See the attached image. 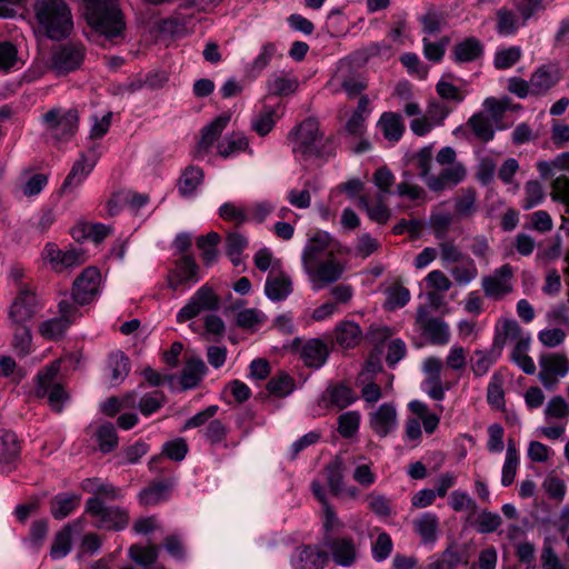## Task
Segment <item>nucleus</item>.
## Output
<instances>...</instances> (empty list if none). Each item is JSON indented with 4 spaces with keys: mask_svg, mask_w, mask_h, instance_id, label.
<instances>
[{
    "mask_svg": "<svg viewBox=\"0 0 569 569\" xmlns=\"http://www.w3.org/2000/svg\"><path fill=\"white\" fill-rule=\"evenodd\" d=\"M340 252V243L329 232L315 230L308 234L301 251V268L313 291L343 277L347 262L338 257Z\"/></svg>",
    "mask_w": 569,
    "mask_h": 569,
    "instance_id": "nucleus-1",
    "label": "nucleus"
},
{
    "mask_svg": "<svg viewBox=\"0 0 569 569\" xmlns=\"http://www.w3.org/2000/svg\"><path fill=\"white\" fill-rule=\"evenodd\" d=\"M33 10L39 29L49 38L61 39L72 30L71 12L64 0H36Z\"/></svg>",
    "mask_w": 569,
    "mask_h": 569,
    "instance_id": "nucleus-2",
    "label": "nucleus"
},
{
    "mask_svg": "<svg viewBox=\"0 0 569 569\" xmlns=\"http://www.w3.org/2000/svg\"><path fill=\"white\" fill-rule=\"evenodd\" d=\"M116 0H83L88 23L107 38L119 36L124 29L121 11Z\"/></svg>",
    "mask_w": 569,
    "mask_h": 569,
    "instance_id": "nucleus-3",
    "label": "nucleus"
},
{
    "mask_svg": "<svg viewBox=\"0 0 569 569\" xmlns=\"http://www.w3.org/2000/svg\"><path fill=\"white\" fill-rule=\"evenodd\" d=\"M530 336L525 333L516 320L503 321L502 346L511 347V360L519 366L527 375L536 372V366L531 357L528 356L530 346Z\"/></svg>",
    "mask_w": 569,
    "mask_h": 569,
    "instance_id": "nucleus-4",
    "label": "nucleus"
},
{
    "mask_svg": "<svg viewBox=\"0 0 569 569\" xmlns=\"http://www.w3.org/2000/svg\"><path fill=\"white\" fill-rule=\"evenodd\" d=\"M498 121V100L487 98L482 103V110L473 114L466 126L455 129L453 134L457 138L468 139V130L471 129L475 137L480 141L487 142L495 138V124Z\"/></svg>",
    "mask_w": 569,
    "mask_h": 569,
    "instance_id": "nucleus-5",
    "label": "nucleus"
},
{
    "mask_svg": "<svg viewBox=\"0 0 569 569\" xmlns=\"http://www.w3.org/2000/svg\"><path fill=\"white\" fill-rule=\"evenodd\" d=\"M78 112L72 109H53L43 116L46 133L57 143L70 140L78 130Z\"/></svg>",
    "mask_w": 569,
    "mask_h": 569,
    "instance_id": "nucleus-6",
    "label": "nucleus"
},
{
    "mask_svg": "<svg viewBox=\"0 0 569 569\" xmlns=\"http://www.w3.org/2000/svg\"><path fill=\"white\" fill-rule=\"evenodd\" d=\"M100 156L101 151L99 146H92L87 151L82 152L74 161L70 172L64 179L61 186V193L66 196L76 193L92 172Z\"/></svg>",
    "mask_w": 569,
    "mask_h": 569,
    "instance_id": "nucleus-7",
    "label": "nucleus"
},
{
    "mask_svg": "<svg viewBox=\"0 0 569 569\" xmlns=\"http://www.w3.org/2000/svg\"><path fill=\"white\" fill-rule=\"evenodd\" d=\"M292 152L296 156L309 157L318 153L321 142L319 126L315 119H306L289 134Z\"/></svg>",
    "mask_w": 569,
    "mask_h": 569,
    "instance_id": "nucleus-8",
    "label": "nucleus"
},
{
    "mask_svg": "<svg viewBox=\"0 0 569 569\" xmlns=\"http://www.w3.org/2000/svg\"><path fill=\"white\" fill-rule=\"evenodd\" d=\"M41 303L29 286H21L8 307L10 326L28 325L40 311Z\"/></svg>",
    "mask_w": 569,
    "mask_h": 569,
    "instance_id": "nucleus-9",
    "label": "nucleus"
},
{
    "mask_svg": "<svg viewBox=\"0 0 569 569\" xmlns=\"http://www.w3.org/2000/svg\"><path fill=\"white\" fill-rule=\"evenodd\" d=\"M60 369L59 362H52L37 376L36 396L38 398H48L50 407L56 411H61L63 403L68 399L62 386L54 382V378Z\"/></svg>",
    "mask_w": 569,
    "mask_h": 569,
    "instance_id": "nucleus-10",
    "label": "nucleus"
},
{
    "mask_svg": "<svg viewBox=\"0 0 569 569\" xmlns=\"http://www.w3.org/2000/svg\"><path fill=\"white\" fill-rule=\"evenodd\" d=\"M219 297L208 284L201 286L188 299L186 305L178 311L177 321L182 323L191 320L203 312L218 310Z\"/></svg>",
    "mask_w": 569,
    "mask_h": 569,
    "instance_id": "nucleus-11",
    "label": "nucleus"
},
{
    "mask_svg": "<svg viewBox=\"0 0 569 569\" xmlns=\"http://www.w3.org/2000/svg\"><path fill=\"white\" fill-rule=\"evenodd\" d=\"M86 512L94 519L96 526L101 529L122 530L129 522L126 510L106 507L98 497L87 501Z\"/></svg>",
    "mask_w": 569,
    "mask_h": 569,
    "instance_id": "nucleus-12",
    "label": "nucleus"
},
{
    "mask_svg": "<svg viewBox=\"0 0 569 569\" xmlns=\"http://www.w3.org/2000/svg\"><path fill=\"white\" fill-rule=\"evenodd\" d=\"M41 258L52 271L61 273L86 262L84 252L77 248L60 249L56 243L49 242L41 252Z\"/></svg>",
    "mask_w": 569,
    "mask_h": 569,
    "instance_id": "nucleus-13",
    "label": "nucleus"
},
{
    "mask_svg": "<svg viewBox=\"0 0 569 569\" xmlns=\"http://www.w3.org/2000/svg\"><path fill=\"white\" fill-rule=\"evenodd\" d=\"M103 277L96 267L86 268L73 281L72 297L79 305L96 300L102 292Z\"/></svg>",
    "mask_w": 569,
    "mask_h": 569,
    "instance_id": "nucleus-14",
    "label": "nucleus"
},
{
    "mask_svg": "<svg viewBox=\"0 0 569 569\" xmlns=\"http://www.w3.org/2000/svg\"><path fill=\"white\" fill-rule=\"evenodd\" d=\"M540 371L538 378L543 387L553 390L559 378L569 371V359L562 353H545L539 358Z\"/></svg>",
    "mask_w": 569,
    "mask_h": 569,
    "instance_id": "nucleus-15",
    "label": "nucleus"
},
{
    "mask_svg": "<svg viewBox=\"0 0 569 569\" xmlns=\"http://www.w3.org/2000/svg\"><path fill=\"white\" fill-rule=\"evenodd\" d=\"M291 348L309 368H321L329 357V348L327 343L317 338L306 341H302L300 338H296L291 343Z\"/></svg>",
    "mask_w": 569,
    "mask_h": 569,
    "instance_id": "nucleus-16",
    "label": "nucleus"
},
{
    "mask_svg": "<svg viewBox=\"0 0 569 569\" xmlns=\"http://www.w3.org/2000/svg\"><path fill=\"white\" fill-rule=\"evenodd\" d=\"M369 426L379 437H387L398 427V411L393 402H383L368 413Z\"/></svg>",
    "mask_w": 569,
    "mask_h": 569,
    "instance_id": "nucleus-17",
    "label": "nucleus"
},
{
    "mask_svg": "<svg viewBox=\"0 0 569 569\" xmlns=\"http://www.w3.org/2000/svg\"><path fill=\"white\" fill-rule=\"evenodd\" d=\"M199 267L191 257L179 259L168 276L169 287L178 290L182 287L190 288L200 280Z\"/></svg>",
    "mask_w": 569,
    "mask_h": 569,
    "instance_id": "nucleus-18",
    "label": "nucleus"
},
{
    "mask_svg": "<svg viewBox=\"0 0 569 569\" xmlns=\"http://www.w3.org/2000/svg\"><path fill=\"white\" fill-rule=\"evenodd\" d=\"M328 561V553L318 547H300L291 556L292 569H322Z\"/></svg>",
    "mask_w": 569,
    "mask_h": 569,
    "instance_id": "nucleus-19",
    "label": "nucleus"
},
{
    "mask_svg": "<svg viewBox=\"0 0 569 569\" xmlns=\"http://www.w3.org/2000/svg\"><path fill=\"white\" fill-rule=\"evenodd\" d=\"M293 291V282L287 272H271L264 283V295L271 301H282Z\"/></svg>",
    "mask_w": 569,
    "mask_h": 569,
    "instance_id": "nucleus-20",
    "label": "nucleus"
},
{
    "mask_svg": "<svg viewBox=\"0 0 569 569\" xmlns=\"http://www.w3.org/2000/svg\"><path fill=\"white\" fill-rule=\"evenodd\" d=\"M560 78V70L556 64L540 67L530 78V93L533 96L545 94Z\"/></svg>",
    "mask_w": 569,
    "mask_h": 569,
    "instance_id": "nucleus-21",
    "label": "nucleus"
},
{
    "mask_svg": "<svg viewBox=\"0 0 569 569\" xmlns=\"http://www.w3.org/2000/svg\"><path fill=\"white\" fill-rule=\"evenodd\" d=\"M218 154L224 159L234 158L240 153L253 154L248 137L242 132L227 134L217 144Z\"/></svg>",
    "mask_w": 569,
    "mask_h": 569,
    "instance_id": "nucleus-22",
    "label": "nucleus"
},
{
    "mask_svg": "<svg viewBox=\"0 0 569 569\" xmlns=\"http://www.w3.org/2000/svg\"><path fill=\"white\" fill-rule=\"evenodd\" d=\"M280 109V106H269L263 103L251 119L252 130L260 137H264L271 132L274 124L282 116Z\"/></svg>",
    "mask_w": 569,
    "mask_h": 569,
    "instance_id": "nucleus-23",
    "label": "nucleus"
},
{
    "mask_svg": "<svg viewBox=\"0 0 569 569\" xmlns=\"http://www.w3.org/2000/svg\"><path fill=\"white\" fill-rule=\"evenodd\" d=\"M20 446L17 436L7 430L0 431V467L9 472L18 460Z\"/></svg>",
    "mask_w": 569,
    "mask_h": 569,
    "instance_id": "nucleus-24",
    "label": "nucleus"
},
{
    "mask_svg": "<svg viewBox=\"0 0 569 569\" xmlns=\"http://www.w3.org/2000/svg\"><path fill=\"white\" fill-rule=\"evenodd\" d=\"M83 528L82 520H77L71 525L66 526L62 530H60L54 538L52 543L50 556L52 559H61L64 558L71 550L72 542V530L81 531Z\"/></svg>",
    "mask_w": 569,
    "mask_h": 569,
    "instance_id": "nucleus-25",
    "label": "nucleus"
},
{
    "mask_svg": "<svg viewBox=\"0 0 569 569\" xmlns=\"http://www.w3.org/2000/svg\"><path fill=\"white\" fill-rule=\"evenodd\" d=\"M335 339L343 349L355 348L362 339L361 328L353 321H341L336 326Z\"/></svg>",
    "mask_w": 569,
    "mask_h": 569,
    "instance_id": "nucleus-26",
    "label": "nucleus"
},
{
    "mask_svg": "<svg viewBox=\"0 0 569 569\" xmlns=\"http://www.w3.org/2000/svg\"><path fill=\"white\" fill-rule=\"evenodd\" d=\"M466 170L461 164H452L441 171L439 176L427 178V186L433 191H440L447 187L462 181Z\"/></svg>",
    "mask_w": 569,
    "mask_h": 569,
    "instance_id": "nucleus-27",
    "label": "nucleus"
},
{
    "mask_svg": "<svg viewBox=\"0 0 569 569\" xmlns=\"http://www.w3.org/2000/svg\"><path fill=\"white\" fill-rule=\"evenodd\" d=\"M83 59L81 47H62L54 56V68L59 73H64L78 68Z\"/></svg>",
    "mask_w": 569,
    "mask_h": 569,
    "instance_id": "nucleus-28",
    "label": "nucleus"
},
{
    "mask_svg": "<svg viewBox=\"0 0 569 569\" xmlns=\"http://www.w3.org/2000/svg\"><path fill=\"white\" fill-rule=\"evenodd\" d=\"M413 529L425 545H433L438 538L439 519L432 512H425L413 521Z\"/></svg>",
    "mask_w": 569,
    "mask_h": 569,
    "instance_id": "nucleus-29",
    "label": "nucleus"
},
{
    "mask_svg": "<svg viewBox=\"0 0 569 569\" xmlns=\"http://www.w3.org/2000/svg\"><path fill=\"white\" fill-rule=\"evenodd\" d=\"M466 83H456L453 81L452 76L445 74L438 81L436 86L437 93L445 100L453 101L456 103H460L465 100L468 94V90L466 88Z\"/></svg>",
    "mask_w": 569,
    "mask_h": 569,
    "instance_id": "nucleus-30",
    "label": "nucleus"
},
{
    "mask_svg": "<svg viewBox=\"0 0 569 569\" xmlns=\"http://www.w3.org/2000/svg\"><path fill=\"white\" fill-rule=\"evenodd\" d=\"M80 503V496L74 493H59L51 500V515L56 519H64L71 515Z\"/></svg>",
    "mask_w": 569,
    "mask_h": 569,
    "instance_id": "nucleus-31",
    "label": "nucleus"
},
{
    "mask_svg": "<svg viewBox=\"0 0 569 569\" xmlns=\"http://www.w3.org/2000/svg\"><path fill=\"white\" fill-rule=\"evenodd\" d=\"M378 128L389 141H398L405 130L402 119L393 112H385L378 121Z\"/></svg>",
    "mask_w": 569,
    "mask_h": 569,
    "instance_id": "nucleus-32",
    "label": "nucleus"
},
{
    "mask_svg": "<svg viewBox=\"0 0 569 569\" xmlns=\"http://www.w3.org/2000/svg\"><path fill=\"white\" fill-rule=\"evenodd\" d=\"M230 121V114L223 113L214 118L209 124H207L201 132L200 147L202 149L210 148L217 139L220 137L222 131L226 129Z\"/></svg>",
    "mask_w": 569,
    "mask_h": 569,
    "instance_id": "nucleus-33",
    "label": "nucleus"
},
{
    "mask_svg": "<svg viewBox=\"0 0 569 569\" xmlns=\"http://www.w3.org/2000/svg\"><path fill=\"white\" fill-rule=\"evenodd\" d=\"M323 475L330 491L333 495L342 493L345 463L341 458L332 459L325 468Z\"/></svg>",
    "mask_w": 569,
    "mask_h": 569,
    "instance_id": "nucleus-34",
    "label": "nucleus"
},
{
    "mask_svg": "<svg viewBox=\"0 0 569 569\" xmlns=\"http://www.w3.org/2000/svg\"><path fill=\"white\" fill-rule=\"evenodd\" d=\"M204 373L206 365L200 358L188 360L180 376L181 387L183 389L196 387Z\"/></svg>",
    "mask_w": 569,
    "mask_h": 569,
    "instance_id": "nucleus-35",
    "label": "nucleus"
},
{
    "mask_svg": "<svg viewBox=\"0 0 569 569\" xmlns=\"http://www.w3.org/2000/svg\"><path fill=\"white\" fill-rule=\"evenodd\" d=\"M203 181V172L200 168L197 167H188L180 180H179V192L182 197L189 198L192 197L198 189V187Z\"/></svg>",
    "mask_w": 569,
    "mask_h": 569,
    "instance_id": "nucleus-36",
    "label": "nucleus"
},
{
    "mask_svg": "<svg viewBox=\"0 0 569 569\" xmlns=\"http://www.w3.org/2000/svg\"><path fill=\"white\" fill-rule=\"evenodd\" d=\"M409 409L422 423L427 433H432L437 429L440 420L439 416L431 412L425 402L412 400L409 402Z\"/></svg>",
    "mask_w": 569,
    "mask_h": 569,
    "instance_id": "nucleus-37",
    "label": "nucleus"
},
{
    "mask_svg": "<svg viewBox=\"0 0 569 569\" xmlns=\"http://www.w3.org/2000/svg\"><path fill=\"white\" fill-rule=\"evenodd\" d=\"M385 196H378L376 199L362 197L361 206L366 209L369 218L378 223H386L390 217V209L383 203Z\"/></svg>",
    "mask_w": 569,
    "mask_h": 569,
    "instance_id": "nucleus-38",
    "label": "nucleus"
},
{
    "mask_svg": "<svg viewBox=\"0 0 569 569\" xmlns=\"http://www.w3.org/2000/svg\"><path fill=\"white\" fill-rule=\"evenodd\" d=\"M331 555L335 562L339 566L349 567L355 562L356 548L350 540L339 539L336 540L331 547Z\"/></svg>",
    "mask_w": 569,
    "mask_h": 569,
    "instance_id": "nucleus-39",
    "label": "nucleus"
},
{
    "mask_svg": "<svg viewBox=\"0 0 569 569\" xmlns=\"http://www.w3.org/2000/svg\"><path fill=\"white\" fill-rule=\"evenodd\" d=\"M107 371L113 385L120 383L129 372V359L119 351L111 353L108 360Z\"/></svg>",
    "mask_w": 569,
    "mask_h": 569,
    "instance_id": "nucleus-40",
    "label": "nucleus"
},
{
    "mask_svg": "<svg viewBox=\"0 0 569 569\" xmlns=\"http://www.w3.org/2000/svg\"><path fill=\"white\" fill-rule=\"evenodd\" d=\"M70 325L66 319L54 317L42 321L38 330L44 339L57 340L66 333Z\"/></svg>",
    "mask_w": 569,
    "mask_h": 569,
    "instance_id": "nucleus-41",
    "label": "nucleus"
},
{
    "mask_svg": "<svg viewBox=\"0 0 569 569\" xmlns=\"http://www.w3.org/2000/svg\"><path fill=\"white\" fill-rule=\"evenodd\" d=\"M482 52V47L476 39H466L456 44L453 50L455 60L458 62H470L476 60Z\"/></svg>",
    "mask_w": 569,
    "mask_h": 569,
    "instance_id": "nucleus-42",
    "label": "nucleus"
},
{
    "mask_svg": "<svg viewBox=\"0 0 569 569\" xmlns=\"http://www.w3.org/2000/svg\"><path fill=\"white\" fill-rule=\"evenodd\" d=\"M537 169L543 179L553 177L556 171L569 172V151L558 154L551 161H538Z\"/></svg>",
    "mask_w": 569,
    "mask_h": 569,
    "instance_id": "nucleus-43",
    "label": "nucleus"
},
{
    "mask_svg": "<svg viewBox=\"0 0 569 569\" xmlns=\"http://www.w3.org/2000/svg\"><path fill=\"white\" fill-rule=\"evenodd\" d=\"M298 82L283 74H272L267 82L268 92L273 96H287L297 90Z\"/></svg>",
    "mask_w": 569,
    "mask_h": 569,
    "instance_id": "nucleus-44",
    "label": "nucleus"
},
{
    "mask_svg": "<svg viewBox=\"0 0 569 569\" xmlns=\"http://www.w3.org/2000/svg\"><path fill=\"white\" fill-rule=\"evenodd\" d=\"M13 330L12 347L19 356H26L31 350L32 335L27 325L10 326Z\"/></svg>",
    "mask_w": 569,
    "mask_h": 569,
    "instance_id": "nucleus-45",
    "label": "nucleus"
},
{
    "mask_svg": "<svg viewBox=\"0 0 569 569\" xmlns=\"http://www.w3.org/2000/svg\"><path fill=\"white\" fill-rule=\"evenodd\" d=\"M267 390L273 397H287L295 390V381L289 375L281 372L269 380Z\"/></svg>",
    "mask_w": 569,
    "mask_h": 569,
    "instance_id": "nucleus-46",
    "label": "nucleus"
},
{
    "mask_svg": "<svg viewBox=\"0 0 569 569\" xmlns=\"http://www.w3.org/2000/svg\"><path fill=\"white\" fill-rule=\"evenodd\" d=\"M48 184V176L44 173H32L24 178L20 184V192L29 199L38 197Z\"/></svg>",
    "mask_w": 569,
    "mask_h": 569,
    "instance_id": "nucleus-47",
    "label": "nucleus"
},
{
    "mask_svg": "<svg viewBox=\"0 0 569 569\" xmlns=\"http://www.w3.org/2000/svg\"><path fill=\"white\" fill-rule=\"evenodd\" d=\"M266 320V316L258 309H241L236 312V323L242 329L257 330Z\"/></svg>",
    "mask_w": 569,
    "mask_h": 569,
    "instance_id": "nucleus-48",
    "label": "nucleus"
},
{
    "mask_svg": "<svg viewBox=\"0 0 569 569\" xmlns=\"http://www.w3.org/2000/svg\"><path fill=\"white\" fill-rule=\"evenodd\" d=\"M248 244V239L239 232L230 233L227 237V254L236 267L241 264V254Z\"/></svg>",
    "mask_w": 569,
    "mask_h": 569,
    "instance_id": "nucleus-49",
    "label": "nucleus"
},
{
    "mask_svg": "<svg viewBox=\"0 0 569 569\" xmlns=\"http://www.w3.org/2000/svg\"><path fill=\"white\" fill-rule=\"evenodd\" d=\"M361 415L357 410L341 413L338 418V431L343 438H350L359 430Z\"/></svg>",
    "mask_w": 569,
    "mask_h": 569,
    "instance_id": "nucleus-50",
    "label": "nucleus"
},
{
    "mask_svg": "<svg viewBox=\"0 0 569 569\" xmlns=\"http://www.w3.org/2000/svg\"><path fill=\"white\" fill-rule=\"evenodd\" d=\"M311 488H312L313 495L322 503L325 527L328 530L333 529L338 525L339 520H338L336 512L332 510V508L328 503L325 489L317 481L312 482Z\"/></svg>",
    "mask_w": 569,
    "mask_h": 569,
    "instance_id": "nucleus-51",
    "label": "nucleus"
},
{
    "mask_svg": "<svg viewBox=\"0 0 569 569\" xmlns=\"http://www.w3.org/2000/svg\"><path fill=\"white\" fill-rule=\"evenodd\" d=\"M82 489L87 492L110 499H116L121 496V491L119 489L99 479H86L82 482Z\"/></svg>",
    "mask_w": 569,
    "mask_h": 569,
    "instance_id": "nucleus-52",
    "label": "nucleus"
},
{
    "mask_svg": "<svg viewBox=\"0 0 569 569\" xmlns=\"http://www.w3.org/2000/svg\"><path fill=\"white\" fill-rule=\"evenodd\" d=\"M328 392L330 401L340 409L352 405L358 399L353 390L345 385L335 386Z\"/></svg>",
    "mask_w": 569,
    "mask_h": 569,
    "instance_id": "nucleus-53",
    "label": "nucleus"
},
{
    "mask_svg": "<svg viewBox=\"0 0 569 569\" xmlns=\"http://www.w3.org/2000/svg\"><path fill=\"white\" fill-rule=\"evenodd\" d=\"M425 332L433 343L445 345L449 341V327L438 319H430L425 326Z\"/></svg>",
    "mask_w": 569,
    "mask_h": 569,
    "instance_id": "nucleus-54",
    "label": "nucleus"
},
{
    "mask_svg": "<svg viewBox=\"0 0 569 569\" xmlns=\"http://www.w3.org/2000/svg\"><path fill=\"white\" fill-rule=\"evenodd\" d=\"M99 448L103 452L113 450L118 445L116 429L111 423L101 425L96 431Z\"/></svg>",
    "mask_w": 569,
    "mask_h": 569,
    "instance_id": "nucleus-55",
    "label": "nucleus"
},
{
    "mask_svg": "<svg viewBox=\"0 0 569 569\" xmlns=\"http://www.w3.org/2000/svg\"><path fill=\"white\" fill-rule=\"evenodd\" d=\"M169 497V487L163 483L151 486L140 492V502L146 506H153L164 501Z\"/></svg>",
    "mask_w": 569,
    "mask_h": 569,
    "instance_id": "nucleus-56",
    "label": "nucleus"
},
{
    "mask_svg": "<svg viewBox=\"0 0 569 569\" xmlns=\"http://www.w3.org/2000/svg\"><path fill=\"white\" fill-rule=\"evenodd\" d=\"M410 300V292L402 286H396L388 290L385 308L396 310L405 307Z\"/></svg>",
    "mask_w": 569,
    "mask_h": 569,
    "instance_id": "nucleus-57",
    "label": "nucleus"
},
{
    "mask_svg": "<svg viewBox=\"0 0 569 569\" xmlns=\"http://www.w3.org/2000/svg\"><path fill=\"white\" fill-rule=\"evenodd\" d=\"M276 46L271 43H267L261 47L258 56L254 58L248 71L252 76L259 74L271 61L272 57L276 54Z\"/></svg>",
    "mask_w": 569,
    "mask_h": 569,
    "instance_id": "nucleus-58",
    "label": "nucleus"
},
{
    "mask_svg": "<svg viewBox=\"0 0 569 569\" xmlns=\"http://www.w3.org/2000/svg\"><path fill=\"white\" fill-rule=\"evenodd\" d=\"M253 261L256 267L263 272L269 269L278 271L281 268V261L274 258L273 253L268 248L259 249L253 257Z\"/></svg>",
    "mask_w": 569,
    "mask_h": 569,
    "instance_id": "nucleus-59",
    "label": "nucleus"
},
{
    "mask_svg": "<svg viewBox=\"0 0 569 569\" xmlns=\"http://www.w3.org/2000/svg\"><path fill=\"white\" fill-rule=\"evenodd\" d=\"M551 199L562 202L566 208L569 207V178L565 174L556 177L551 181Z\"/></svg>",
    "mask_w": 569,
    "mask_h": 569,
    "instance_id": "nucleus-60",
    "label": "nucleus"
},
{
    "mask_svg": "<svg viewBox=\"0 0 569 569\" xmlns=\"http://www.w3.org/2000/svg\"><path fill=\"white\" fill-rule=\"evenodd\" d=\"M188 452V445L184 439L177 438L167 441L162 446V455L173 461H182Z\"/></svg>",
    "mask_w": 569,
    "mask_h": 569,
    "instance_id": "nucleus-61",
    "label": "nucleus"
},
{
    "mask_svg": "<svg viewBox=\"0 0 569 569\" xmlns=\"http://www.w3.org/2000/svg\"><path fill=\"white\" fill-rule=\"evenodd\" d=\"M460 563L458 553L447 550L439 556L430 558L427 569H456Z\"/></svg>",
    "mask_w": 569,
    "mask_h": 569,
    "instance_id": "nucleus-62",
    "label": "nucleus"
},
{
    "mask_svg": "<svg viewBox=\"0 0 569 569\" xmlns=\"http://www.w3.org/2000/svg\"><path fill=\"white\" fill-rule=\"evenodd\" d=\"M372 181L380 192L379 196H386L391 193L395 176L387 167H380L375 171Z\"/></svg>",
    "mask_w": 569,
    "mask_h": 569,
    "instance_id": "nucleus-63",
    "label": "nucleus"
},
{
    "mask_svg": "<svg viewBox=\"0 0 569 569\" xmlns=\"http://www.w3.org/2000/svg\"><path fill=\"white\" fill-rule=\"evenodd\" d=\"M545 413L547 418L566 419L569 417V406L561 396H556L547 403Z\"/></svg>",
    "mask_w": 569,
    "mask_h": 569,
    "instance_id": "nucleus-64",
    "label": "nucleus"
}]
</instances>
